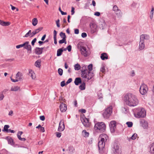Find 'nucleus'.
<instances>
[{"instance_id": "obj_1", "label": "nucleus", "mask_w": 154, "mask_h": 154, "mask_svg": "<svg viewBox=\"0 0 154 154\" xmlns=\"http://www.w3.org/2000/svg\"><path fill=\"white\" fill-rule=\"evenodd\" d=\"M124 100L126 104L130 107L136 106L139 103L137 96L131 93L126 94L124 97Z\"/></svg>"}, {"instance_id": "obj_2", "label": "nucleus", "mask_w": 154, "mask_h": 154, "mask_svg": "<svg viewBox=\"0 0 154 154\" xmlns=\"http://www.w3.org/2000/svg\"><path fill=\"white\" fill-rule=\"evenodd\" d=\"M99 138L101 139L98 144L99 151L101 154H103L104 151L105 143L108 137L106 134H102L100 135Z\"/></svg>"}, {"instance_id": "obj_3", "label": "nucleus", "mask_w": 154, "mask_h": 154, "mask_svg": "<svg viewBox=\"0 0 154 154\" xmlns=\"http://www.w3.org/2000/svg\"><path fill=\"white\" fill-rule=\"evenodd\" d=\"M94 129L96 132L103 133L106 131V126L103 122H98L95 124Z\"/></svg>"}, {"instance_id": "obj_4", "label": "nucleus", "mask_w": 154, "mask_h": 154, "mask_svg": "<svg viewBox=\"0 0 154 154\" xmlns=\"http://www.w3.org/2000/svg\"><path fill=\"white\" fill-rule=\"evenodd\" d=\"M136 114H135L136 117L140 118H144L146 116V111L143 108H137L136 109Z\"/></svg>"}, {"instance_id": "obj_5", "label": "nucleus", "mask_w": 154, "mask_h": 154, "mask_svg": "<svg viewBox=\"0 0 154 154\" xmlns=\"http://www.w3.org/2000/svg\"><path fill=\"white\" fill-rule=\"evenodd\" d=\"M112 110V107L111 106L107 107L103 113V117L106 119L108 118L111 115Z\"/></svg>"}, {"instance_id": "obj_6", "label": "nucleus", "mask_w": 154, "mask_h": 154, "mask_svg": "<svg viewBox=\"0 0 154 154\" xmlns=\"http://www.w3.org/2000/svg\"><path fill=\"white\" fill-rule=\"evenodd\" d=\"M87 72L83 74H81V77L83 78L87 79L88 80H89L94 76V75L91 72H89L88 71Z\"/></svg>"}, {"instance_id": "obj_7", "label": "nucleus", "mask_w": 154, "mask_h": 154, "mask_svg": "<svg viewBox=\"0 0 154 154\" xmlns=\"http://www.w3.org/2000/svg\"><path fill=\"white\" fill-rule=\"evenodd\" d=\"M112 10L118 18H121L122 16V13L120 10L119 9L116 5H115L113 7Z\"/></svg>"}, {"instance_id": "obj_8", "label": "nucleus", "mask_w": 154, "mask_h": 154, "mask_svg": "<svg viewBox=\"0 0 154 154\" xmlns=\"http://www.w3.org/2000/svg\"><path fill=\"white\" fill-rule=\"evenodd\" d=\"M148 88L147 85L144 84H142L140 87V91L142 95L146 94L148 91Z\"/></svg>"}, {"instance_id": "obj_9", "label": "nucleus", "mask_w": 154, "mask_h": 154, "mask_svg": "<svg viewBox=\"0 0 154 154\" xmlns=\"http://www.w3.org/2000/svg\"><path fill=\"white\" fill-rule=\"evenodd\" d=\"M81 121L82 122L84 125L86 127H88L90 125V123L89 122L88 119L85 118V116L82 117L81 118Z\"/></svg>"}, {"instance_id": "obj_10", "label": "nucleus", "mask_w": 154, "mask_h": 154, "mask_svg": "<svg viewBox=\"0 0 154 154\" xmlns=\"http://www.w3.org/2000/svg\"><path fill=\"white\" fill-rule=\"evenodd\" d=\"M81 54L85 57H87L89 55L88 52L87 51L86 48L83 46H81L79 48Z\"/></svg>"}, {"instance_id": "obj_11", "label": "nucleus", "mask_w": 154, "mask_h": 154, "mask_svg": "<svg viewBox=\"0 0 154 154\" xmlns=\"http://www.w3.org/2000/svg\"><path fill=\"white\" fill-rule=\"evenodd\" d=\"M114 154H121L119 147L116 143H114L112 147Z\"/></svg>"}, {"instance_id": "obj_12", "label": "nucleus", "mask_w": 154, "mask_h": 154, "mask_svg": "<svg viewBox=\"0 0 154 154\" xmlns=\"http://www.w3.org/2000/svg\"><path fill=\"white\" fill-rule=\"evenodd\" d=\"M90 27L91 29V33H94L97 31V26L95 23H91L90 24Z\"/></svg>"}, {"instance_id": "obj_13", "label": "nucleus", "mask_w": 154, "mask_h": 154, "mask_svg": "<svg viewBox=\"0 0 154 154\" xmlns=\"http://www.w3.org/2000/svg\"><path fill=\"white\" fill-rule=\"evenodd\" d=\"M109 127L111 132H114L116 128V122L114 121H111L110 123Z\"/></svg>"}, {"instance_id": "obj_14", "label": "nucleus", "mask_w": 154, "mask_h": 154, "mask_svg": "<svg viewBox=\"0 0 154 154\" xmlns=\"http://www.w3.org/2000/svg\"><path fill=\"white\" fill-rule=\"evenodd\" d=\"M25 45L24 46V48L26 49L28 51H31L32 47L31 45L29 44L28 41H26L24 43Z\"/></svg>"}, {"instance_id": "obj_15", "label": "nucleus", "mask_w": 154, "mask_h": 154, "mask_svg": "<svg viewBox=\"0 0 154 154\" xmlns=\"http://www.w3.org/2000/svg\"><path fill=\"white\" fill-rule=\"evenodd\" d=\"M65 128V126L63 121H61L59 123V126L58 128V131L60 132L63 131Z\"/></svg>"}, {"instance_id": "obj_16", "label": "nucleus", "mask_w": 154, "mask_h": 154, "mask_svg": "<svg viewBox=\"0 0 154 154\" xmlns=\"http://www.w3.org/2000/svg\"><path fill=\"white\" fill-rule=\"evenodd\" d=\"M60 108L62 112H65L67 109V106L66 104L62 103L60 105Z\"/></svg>"}, {"instance_id": "obj_17", "label": "nucleus", "mask_w": 154, "mask_h": 154, "mask_svg": "<svg viewBox=\"0 0 154 154\" xmlns=\"http://www.w3.org/2000/svg\"><path fill=\"white\" fill-rule=\"evenodd\" d=\"M44 48H36L35 49V54L38 55H40L42 53L43 50Z\"/></svg>"}, {"instance_id": "obj_18", "label": "nucleus", "mask_w": 154, "mask_h": 154, "mask_svg": "<svg viewBox=\"0 0 154 154\" xmlns=\"http://www.w3.org/2000/svg\"><path fill=\"white\" fill-rule=\"evenodd\" d=\"M5 139L7 140L8 143L11 145H14V144L13 140L10 137H6Z\"/></svg>"}, {"instance_id": "obj_19", "label": "nucleus", "mask_w": 154, "mask_h": 154, "mask_svg": "<svg viewBox=\"0 0 154 154\" xmlns=\"http://www.w3.org/2000/svg\"><path fill=\"white\" fill-rule=\"evenodd\" d=\"M16 79L18 80V81L22 80L23 79L22 73L20 72H18L16 74Z\"/></svg>"}, {"instance_id": "obj_20", "label": "nucleus", "mask_w": 154, "mask_h": 154, "mask_svg": "<svg viewBox=\"0 0 154 154\" xmlns=\"http://www.w3.org/2000/svg\"><path fill=\"white\" fill-rule=\"evenodd\" d=\"M140 123L142 124V126L144 129H146L148 127V123L144 120H143L140 122Z\"/></svg>"}, {"instance_id": "obj_21", "label": "nucleus", "mask_w": 154, "mask_h": 154, "mask_svg": "<svg viewBox=\"0 0 154 154\" xmlns=\"http://www.w3.org/2000/svg\"><path fill=\"white\" fill-rule=\"evenodd\" d=\"M82 82L81 78L80 77H77L75 79L74 81V83L76 85H78L82 83Z\"/></svg>"}, {"instance_id": "obj_22", "label": "nucleus", "mask_w": 154, "mask_h": 154, "mask_svg": "<svg viewBox=\"0 0 154 154\" xmlns=\"http://www.w3.org/2000/svg\"><path fill=\"white\" fill-rule=\"evenodd\" d=\"M81 74H83L84 73L87 72V71H88V69L87 66L85 65H83L81 68Z\"/></svg>"}, {"instance_id": "obj_23", "label": "nucleus", "mask_w": 154, "mask_h": 154, "mask_svg": "<svg viewBox=\"0 0 154 154\" xmlns=\"http://www.w3.org/2000/svg\"><path fill=\"white\" fill-rule=\"evenodd\" d=\"M29 75L31 77L32 79H34L35 78V73L32 70H29Z\"/></svg>"}, {"instance_id": "obj_24", "label": "nucleus", "mask_w": 154, "mask_h": 154, "mask_svg": "<svg viewBox=\"0 0 154 154\" xmlns=\"http://www.w3.org/2000/svg\"><path fill=\"white\" fill-rule=\"evenodd\" d=\"M100 58L103 60L107 59H108V56L106 53H103L101 55Z\"/></svg>"}, {"instance_id": "obj_25", "label": "nucleus", "mask_w": 154, "mask_h": 154, "mask_svg": "<svg viewBox=\"0 0 154 154\" xmlns=\"http://www.w3.org/2000/svg\"><path fill=\"white\" fill-rule=\"evenodd\" d=\"M0 24L3 26H8L10 25V23L8 22H5L0 20Z\"/></svg>"}, {"instance_id": "obj_26", "label": "nucleus", "mask_w": 154, "mask_h": 154, "mask_svg": "<svg viewBox=\"0 0 154 154\" xmlns=\"http://www.w3.org/2000/svg\"><path fill=\"white\" fill-rule=\"evenodd\" d=\"M145 47V44L144 42H140L139 45V49L141 50L143 49Z\"/></svg>"}, {"instance_id": "obj_27", "label": "nucleus", "mask_w": 154, "mask_h": 154, "mask_svg": "<svg viewBox=\"0 0 154 154\" xmlns=\"http://www.w3.org/2000/svg\"><path fill=\"white\" fill-rule=\"evenodd\" d=\"M20 89V87L18 86H14L11 87V91H17Z\"/></svg>"}, {"instance_id": "obj_28", "label": "nucleus", "mask_w": 154, "mask_h": 154, "mask_svg": "<svg viewBox=\"0 0 154 154\" xmlns=\"http://www.w3.org/2000/svg\"><path fill=\"white\" fill-rule=\"evenodd\" d=\"M79 88L81 90H83L85 88V84L84 82L82 83L81 85L79 86Z\"/></svg>"}, {"instance_id": "obj_29", "label": "nucleus", "mask_w": 154, "mask_h": 154, "mask_svg": "<svg viewBox=\"0 0 154 154\" xmlns=\"http://www.w3.org/2000/svg\"><path fill=\"white\" fill-rule=\"evenodd\" d=\"M105 25L104 21H101L99 23V27L100 28L103 29L105 26Z\"/></svg>"}, {"instance_id": "obj_30", "label": "nucleus", "mask_w": 154, "mask_h": 154, "mask_svg": "<svg viewBox=\"0 0 154 154\" xmlns=\"http://www.w3.org/2000/svg\"><path fill=\"white\" fill-rule=\"evenodd\" d=\"M63 51V50L62 49V48H60L58 49L57 51V56H60L62 54Z\"/></svg>"}, {"instance_id": "obj_31", "label": "nucleus", "mask_w": 154, "mask_h": 154, "mask_svg": "<svg viewBox=\"0 0 154 154\" xmlns=\"http://www.w3.org/2000/svg\"><path fill=\"white\" fill-rule=\"evenodd\" d=\"M41 61L40 60H38L35 62V65L36 67L39 68L41 66Z\"/></svg>"}, {"instance_id": "obj_32", "label": "nucleus", "mask_w": 154, "mask_h": 154, "mask_svg": "<svg viewBox=\"0 0 154 154\" xmlns=\"http://www.w3.org/2000/svg\"><path fill=\"white\" fill-rule=\"evenodd\" d=\"M38 23V20L37 18H33L32 20V24L33 26H35Z\"/></svg>"}, {"instance_id": "obj_33", "label": "nucleus", "mask_w": 154, "mask_h": 154, "mask_svg": "<svg viewBox=\"0 0 154 154\" xmlns=\"http://www.w3.org/2000/svg\"><path fill=\"white\" fill-rule=\"evenodd\" d=\"M10 127L9 125H5L4 128L2 130V131L4 132H7L8 131V128Z\"/></svg>"}, {"instance_id": "obj_34", "label": "nucleus", "mask_w": 154, "mask_h": 154, "mask_svg": "<svg viewBox=\"0 0 154 154\" xmlns=\"http://www.w3.org/2000/svg\"><path fill=\"white\" fill-rule=\"evenodd\" d=\"M137 136V134L136 133H134L132 135L131 137H130L129 138L128 137V140L129 141H130V140L131 139H132L133 140H135Z\"/></svg>"}, {"instance_id": "obj_35", "label": "nucleus", "mask_w": 154, "mask_h": 154, "mask_svg": "<svg viewBox=\"0 0 154 154\" xmlns=\"http://www.w3.org/2000/svg\"><path fill=\"white\" fill-rule=\"evenodd\" d=\"M82 134L84 136L87 137L88 136L89 133L88 132H87L85 130H84L82 131Z\"/></svg>"}, {"instance_id": "obj_36", "label": "nucleus", "mask_w": 154, "mask_h": 154, "mask_svg": "<svg viewBox=\"0 0 154 154\" xmlns=\"http://www.w3.org/2000/svg\"><path fill=\"white\" fill-rule=\"evenodd\" d=\"M80 68V66L78 63H77L74 65V69L75 70H79Z\"/></svg>"}, {"instance_id": "obj_37", "label": "nucleus", "mask_w": 154, "mask_h": 154, "mask_svg": "<svg viewBox=\"0 0 154 154\" xmlns=\"http://www.w3.org/2000/svg\"><path fill=\"white\" fill-rule=\"evenodd\" d=\"M60 36L63 38V39L64 38V39H66V36L65 33H64L62 32H61L60 34Z\"/></svg>"}, {"instance_id": "obj_38", "label": "nucleus", "mask_w": 154, "mask_h": 154, "mask_svg": "<svg viewBox=\"0 0 154 154\" xmlns=\"http://www.w3.org/2000/svg\"><path fill=\"white\" fill-rule=\"evenodd\" d=\"M31 30H30L28 32H27L26 35L23 36L24 37H27L29 36H30V37H31Z\"/></svg>"}, {"instance_id": "obj_39", "label": "nucleus", "mask_w": 154, "mask_h": 154, "mask_svg": "<svg viewBox=\"0 0 154 154\" xmlns=\"http://www.w3.org/2000/svg\"><path fill=\"white\" fill-rule=\"evenodd\" d=\"M88 68V71H89V72H91V71L93 69V65L92 64H90L88 67H87Z\"/></svg>"}, {"instance_id": "obj_40", "label": "nucleus", "mask_w": 154, "mask_h": 154, "mask_svg": "<svg viewBox=\"0 0 154 154\" xmlns=\"http://www.w3.org/2000/svg\"><path fill=\"white\" fill-rule=\"evenodd\" d=\"M150 150L152 153H154V143L151 145Z\"/></svg>"}, {"instance_id": "obj_41", "label": "nucleus", "mask_w": 154, "mask_h": 154, "mask_svg": "<svg viewBox=\"0 0 154 154\" xmlns=\"http://www.w3.org/2000/svg\"><path fill=\"white\" fill-rule=\"evenodd\" d=\"M100 71L103 73H105V69L104 65H102L100 68Z\"/></svg>"}, {"instance_id": "obj_42", "label": "nucleus", "mask_w": 154, "mask_h": 154, "mask_svg": "<svg viewBox=\"0 0 154 154\" xmlns=\"http://www.w3.org/2000/svg\"><path fill=\"white\" fill-rule=\"evenodd\" d=\"M144 39H145V38L144 34L141 35L140 36V42H144Z\"/></svg>"}, {"instance_id": "obj_43", "label": "nucleus", "mask_w": 154, "mask_h": 154, "mask_svg": "<svg viewBox=\"0 0 154 154\" xmlns=\"http://www.w3.org/2000/svg\"><path fill=\"white\" fill-rule=\"evenodd\" d=\"M126 124L128 127L130 128L133 126V123L132 122H128L126 123Z\"/></svg>"}, {"instance_id": "obj_44", "label": "nucleus", "mask_w": 154, "mask_h": 154, "mask_svg": "<svg viewBox=\"0 0 154 154\" xmlns=\"http://www.w3.org/2000/svg\"><path fill=\"white\" fill-rule=\"evenodd\" d=\"M58 73L59 75L60 76L62 75L63 74V70L62 69L59 68L58 70Z\"/></svg>"}, {"instance_id": "obj_45", "label": "nucleus", "mask_w": 154, "mask_h": 154, "mask_svg": "<svg viewBox=\"0 0 154 154\" xmlns=\"http://www.w3.org/2000/svg\"><path fill=\"white\" fill-rule=\"evenodd\" d=\"M64 43H65V44L66 43V39H64V38L62 39V40H60L59 41V43L60 44H62Z\"/></svg>"}, {"instance_id": "obj_46", "label": "nucleus", "mask_w": 154, "mask_h": 154, "mask_svg": "<svg viewBox=\"0 0 154 154\" xmlns=\"http://www.w3.org/2000/svg\"><path fill=\"white\" fill-rule=\"evenodd\" d=\"M68 149L70 152H72L75 150V149L73 146H69Z\"/></svg>"}, {"instance_id": "obj_47", "label": "nucleus", "mask_w": 154, "mask_h": 154, "mask_svg": "<svg viewBox=\"0 0 154 154\" xmlns=\"http://www.w3.org/2000/svg\"><path fill=\"white\" fill-rule=\"evenodd\" d=\"M43 29L42 27H40L38 28V29H36L35 31L37 33H38L40 31H41Z\"/></svg>"}, {"instance_id": "obj_48", "label": "nucleus", "mask_w": 154, "mask_h": 154, "mask_svg": "<svg viewBox=\"0 0 154 154\" xmlns=\"http://www.w3.org/2000/svg\"><path fill=\"white\" fill-rule=\"evenodd\" d=\"M17 136L18 139L20 140L25 141L26 140V139L24 138H21L19 135H17Z\"/></svg>"}, {"instance_id": "obj_49", "label": "nucleus", "mask_w": 154, "mask_h": 154, "mask_svg": "<svg viewBox=\"0 0 154 154\" xmlns=\"http://www.w3.org/2000/svg\"><path fill=\"white\" fill-rule=\"evenodd\" d=\"M25 45V44L24 43L22 44H21L18 45H17L16 46V48L17 49L21 47H23Z\"/></svg>"}, {"instance_id": "obj_50", "label": "nucleus", "mask_w": 154, "mask_h": 154, "mask_svg": "<svg viewBox=\"0 0 154 154\" xmlns=\"http://www.w3.org/2000/svg\"><path fill=\"white\" fill-rule=\"evenodd\" d=\"M37 33L35 30L33 31L32 33L31 32V37H33Z\"/></svg>"}, {"instance_id": "obj_51", "label": "nucleus", "mask_w": 154, "mask_h": 154, "mask_svg": "<svg viewBox=\"0 0 154 154\" xmlns=\"http://www.w3.org/2000/svg\"><path fill=\"white\" fill-rule=\"evenodd\" d=\"M72 78H69L66 82V84L67 85L72 82Z\"/></svg>"}, {"instance_id": "obj_52", "label": "nucleus", "mask_w": 154, "mask_h": 154, "mask_svg": "<svg viewBox=\"0 0 154 154\" xmlns=\"http://www.w3.org/2000/svg\"><path fill=\"white\" fill-rule=\"evenodd\" d=\"M4 97V96L2 93H0V100H2Z\"/></svg>"}, {"instance_id": "obj_53", "label": "nucleus", "mask_w": 154, "mask_h": 154, "mask_svg": "<svg viewBox=\"0 0 154 154\" xmlns=\"http://www.w3.org/2000/svg\"><path fill=\"white\" fill-rule=\"evenodd\" d=\"M36 40H37L36 38H34L32 40V41L31 44H32V45L33 46L34 45L35 42L36 41Z\"/></svg>"}, {"instance_id": "obj_54", "label": "nucleus", "mask_w": 154, "mask_h": 154, "mask_svg": "<svg viewBox=\"0 0 154 154\" xmlns=\"http://www.w3.org/2000/svg\"><path fill=\"white\" fill-rule=\"evenodd\" d=\"M68 50L69 52H70L71 50L72 47L71 45H68L66 48Z\"/></svg>"}, {"instance_id": "obj_55", "label": "nucleus", "mask_w": 154, "mask_h": 154, "mask_svg": "<svg viewBox=\"0 0 154 154\" xmlns=\"http://www.w3.org/2000/svg\"><path fill=\"white\" fill-rule=\"evenodd\" d=\"M59 22H60V20H59V19L57 20L56 21V24H57V27H60V23H59Z\"/></svg>"}, {"instance_id": "obj_56", "label": "nucleus", "mask_w": 154, "mask_h": 154, "mask_svg": "<svg viewBox=\"0 0 154 154\" xmlns=\"http://www.w3.org/2000/svg\"><path fill=\"white\" fill-rule=\"evenodd\" d=\"M61 133L60 132H56V136L57 137L59 138L61 136Z\"/></svg>"}, {"instance_id": "obj_57", "label": "nucleus", "mask_w": 154, "mask_h": 154, "mask_svg": "<svg viewBox=\"0 0 154 154\" xmlns=\"http://www.w3.org/2000/svg\"><path fill=\"white\" fill-rule=\"evenodd\" d=\"M81 36L83 38H85L87 36V35L86 33L83 32Z\"/></svg>"}, {"instance_id": "obj_58", "label": "nucleus", "mask_w": 154, "mask_h": 154, "mask_svg": "<svg viewBox=\"0 0 154 154\" xmlns=\"http://www.w3.org/2000/svg\"><path fill=\"white\" fill-rule=\"evenodd\" d=\"M144 35L145 36V39L146 40L149 39V35L146 34H144Z\"/></svg>"}, {"instance_id": "obj_59", "label": "nucleus", "mask_w": 154, "mask_h": 154, "mask_svg": "<svg viewBox=\"0 0 154 154\" xmlns=\"http://www.w3.org/2000/svg\"><path fill=\"white\" fill-rule=\"evenodd\" d=\"M90 5V2H87L85 4V8H86L87 7H88Z\"/></svg>"}, {"instance_id": "obj_60", "label": "nucleus", "mask_w": 154, "mask_h": 154, "mask_svg": "<svg viewBox=\"0 0 154 154\" xmlns=\"http://www.w3.org/2000/svg\"><path fill=\"white\" fill-rule=\"evenodd\" d=\"M57 32L55 30H54V38H57Z\"/></svg>"}, {"instance_id": "obj_61", "label": "nucleus", "mask_w": 154, "mask_h": 154, "mask_svg": "<svg viewBox=\"0 0 154 154\" xmlns=\"http://www.w3.org/2000/svg\"><path fill=\"white\" fill-rule=\"evenodd\" d=\"M39 129H40V131L42 132H44L45 131L44 128L42 126H41V127Z\"/></svg>"}, {"instance_id": "obj_62", "label": "nucleus", "mask_w": 154, "mask_h": 154, "mask_svg": "<svg viewBox=\"0 0 154 154\" xmlns=\"http://www.w3.org/2000/svg\"><path fill=\"white\" fill-rule=\"evenodd\" d=\"M60 85L62 87L64 86L65 85V81H63L62 82H61L60 83Z\"/></svg>"}, {"instance_id": "obj_63", "label": "nucleus", "mask_w": 154, "mask_h": 154, "mask_svg": "<svg viewBox=\"0 0 154 154\" xmlns=\"http://www.w3.org/2000/svg\"><path fill=\"white\" fill-rule=\"evenodd\" d=\"M94 14L96 16H99L100 15V13L99 12H96L94 13Z\"/></svg>"}, {"instance_id": "obj_64", "label": "nucleus", "mask_w": 154, "mask_h": 154, "mask_svg": "<svg viewBox=\"0 0 154 154\" xmlns=\"http://www.w3.org/2000/svg\"><path fill=\"white\" fill-rule=\"evenodd\" d=\"M40 120H41L42 121H44L45 119V117L44 116H41L40 117Z\"/></svg>"}]
</instances>
